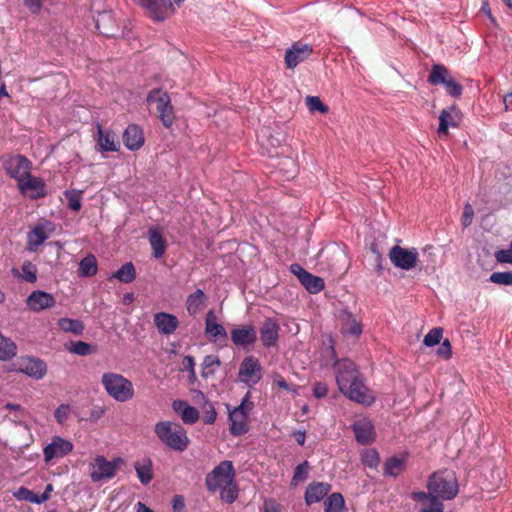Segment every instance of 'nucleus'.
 Wrapping results in <instances>:
<instances>
[{"instance_id":"nucleus-41","label":"nucleus","mask_w":512,"mask_h":512,"mask_svg":"<svg viewBox=\"0 0 512 512\" xmlns=\"http://www.w3.org/2000/svg\"><path fill=\"white\" fill-rule=\"evenodd\" d=\"M220 364L221 362L217 356H206L202 363V376L204 378L213 376L216 370L219 368Z\"/></svg>"},{"instance_id":"nucleus-36","label":"nucleus","mask_w":512,"mask_h":512,"mask_svg":"<svg viewBox=\"0 0 512 512\" xmlns=\"http://www.w3.org/2000/svg\"><path fill=\"white\" fill-rule=\"evenodd\" d=\"M324 512H347L345 500L342 494H330L324 501Z\"/></svg>"},{"instance_id":"nucleus-50","label":"nucleus","mask_w":512,"mask_h":512,"mask_svg":"<svg viewBox=\"0 0 512 512\" xmlns=\"http://www.w3.org/2000/svg\"><path fill=\"white\" fill-rule=\"evenodd\" d=\"M64 195L68 201V206L74 211H79L81 208L82 192L71 190L66 191Z\"/></svg>"},{"instance_id":"nucleus-2","label":"nucleus","mask_w":512,"mask_h":512,"mask_svg":"<svg viewBox=\"0 0 512 512\" xmlns=\"http://www.w3.org/2000/svg\"><path fill=\"white\" fill-rule=\"evenodd\" d=\"M209 491L219 492L222 500L232 503L237 498L235 471L231 461L225 460L217 465L206 477Z\"/></svg>"},{"instance_id":"nucleus-7","label":"nucleus","mask_w":512,"mask_h":512,"mask_svg":"<svg viewBox=\"0 0 512 512\" xmlns=\"http://www.w3.org/2000/svg\"><path fill=\"white\" fill-rule=\"evenodd\" d=\"M148 104H155L159 118L163 125L167 128L171 127L174 123V110L171 105L170 96L167 92L160 89H155L147 95Z\"/></svg>"},{"instance_id":"nucleus-3","label":"nucleus","mask_w":512,"mask_h":512,"mask_svg":"<svg viewBox=\"0 0 512 512\" xmlns=\"http://www.w3.org/2000/svg\"><path fill=\"white\" fill-rule=\"evenodd\" d=\"M154 433L162 444L174 451L183 452L190 444L186 429L176 422L159 421L154 426Z\"/></svg>"},{"instance_id":"nucleus-45","label":"nucleus","mask_w":512,"mask_h":512,"mask_svg":"<svg viewBox=\"0 0 512 512\" xmlns=\"http://www.w3.org/2000/svg\"><path fill=\"white\" fill-rule=\"evenodd\" d=\"M448 70L441 65H434L429 76V82L431 84H443L446 83V80L449 78Z\"/></svg>"},{"instance_id":"nucleus-8","label":"nucleus","mask_w":512,"mask_h":512,"mask_svg":"<svg viewBox=\"0 0 512 512\" xmlns=\"http://www.w3.org/2000/svg\"><path fill=\"white\" fill-rule=\"evenodd\" d=\"M9 371L23 373L35 380L43 379L47 373L46 363L36 357L23 356L13 362Z\"/></svg>"},{"instance_id":"nucleus-47","label":"nucleus","mask_w":512,"mask_h":512,"mask_svg":"<svg viewBox=\"0 0 512 512\" xmlns=\"http://www.w3.org/2000/svg\"><path fill=\"white\" fill-rule=\"evenodd\" d=\"M310 466L307 461L299 464L294 471V475L291 480L292 486H297L300 482L305 481L308 478Z\"/></svg>"},{"instance_id":"nucleus-21","label":"nucleus","mask_w":512,"mask_h":512,"mask_svg":"<svg viewBox=\"0 0 512 512\" xmlns=\"http://www.w3.org/2000/svg\"><path fill=\"white\" fill-rule=\"evenodd\" d=\"M231 340L238 347L252 346L257 340V331L253 325H239L231 331Z\"/></svg>"},{"instance_id":"nucleus-56","label":"nucleus","mask_w":512,"mask_h":512,"mask_svg":"<svg viewBox=\"0 0 512 512\" xmlns=\"http://www.w3.org/2000/svg\"><path fill=\"white\" fill-rule=\"evenodd\" d=\"M272 381H273V387H277L279 389L295 392V390L291 388L289 383H287L285 381V379L282 376H280L279 374H274Z\"/></svg>"},{"instance_id":"nucleus-35","label":"nucleus","mask_w":512,"mask_h":512,"mask_svg":"<svg viewBox=\"0 0 512 512\" xmlns=\"http://www.w3.org/2000/svg\"><path fill=\"white\" fill-rule=\"evenodd\" d=\"M406 466V456H393L385 462V474L396 477L400 475Z\"/></svg>"},{"instance_id":"nucleus-31","label":"nucleus","mask_w":512,"mask_h":512,"mask_svg":"<svg viewBox=\"0 0 512 512\" xmlns=\"http://www.w3.org/2000/svg\"><path fill=\"white\" fill-rule=\"evenodd\" d=\"M149 243L153 250V256L155 258H160L164 255L166 251V241L163 238L159 228L152 227L149 229Z\"/></svg>"},{"instance_id":"nucleus-49","label":"nucleus","mask_w":512,"mask_h":512,"mask_svg":"<svg viewBox=\"0 0 512 512\" xmlns=\"http://www.w3.org/2000/svg\"><path fill=\"white\" fill-rule=\"evenodd\" d=\"M361 459L364 465L375 468L379 464V454L375 449H365L361 453Z\"/></svg>"},{"instance_id":"nucleus-52","label":"nucleus","mask_w":512,"mask_h":512,"mask_svg":"<svg viewBox=\"0 0 512 512\" xmlns=\"http://www.w3.org/2000/svg\"><path fill=\"white\" fill-rule=\"evenodd\" d=\"M181 370L188 371L189 373V380L194 383L197 379L196 372H195V361L194 358L191 356H185L182 359L181 362Z\"/></svg>"},{"instance_id":"nucleus-63","label":"nucleus","mask_w":512,"mask_h":512,"mask_svg":"<svg viewBox=\"0 0 512 512\" xmlns=\"http://www.w3.org/2000/svg\"><path fill=\"white\" fill-rule=\"evenodd\" d=\"M328 392L327 386L323 383H317L314 386L313 393L316 398L324 397Z\"/></svg>"},{"instance_id":"nucleus-9","label":"nucleus","mask_w":512,"mask_h":512,"mask_svg":"<svg viewBox=\"0 0 512 512\" xmlns=\"http://www.w3.org/2000/svg\"><path fill=\"white\" fill-rule=\"evenodd\" d=\"M183 2L184 0H146L141 7L151 19L162 21L173 15Z\"/></svg>"},{"instance_id":"nucleus-1","label":"nucleus","mask_w":512,"mask_h":512,"mask_svg":"<svg viewBox=\"0 0 512 512\" xmlns=\"http://www.w3.org/2000/svg\"><path fill=\"white\" fill-rule=\"evenodd\" d=\"M336 381L339 390L350 400L364 405L375 401L374 394L365 386L352 361L343 359L336 363Z\"/></svg>"},{"instance_id":"nucleus-54","label":"nucleus","mask_w":512,"mask_h":512,"mask_svg":"<svg viewBox=\"0 0 512 512\" xmlns=\"http://www.w3.org/2000/svg\"><path fill=\"white\" fill-rule=\"evenodd\" d=\"M443 85L447 93L451 96L458 97L462 93V86L452 76H449L446 83H443Z\"/></svg>"},{"instance_id":"nucleus-37","label":"nucleus","mask_w":512,"mask_h":512,"mask_svg":"<svg viewBox=\"0 0 512 512\" xmlns=\"http://www.w3.org/2000/svg\"><path fill=\"white\" fill-rule=\"evenodd\" d=\"M97 271L98 265L94 255L89 254L80 261L78 269L79 276L92 277L96 275Z\"/></svg>"},{"instance_id":"nucleus-10","label":"nucleus","mask_w":512,"mask_h":512,"mask_svg":"<svg viewBox=\"0 0 512 512\" xmlns=\"http://www.w3.org/2000/svg\"><path fill=\"white\" fill-rule=\"evenodd\" d=\"M73 443L64 437L54 435L50 442L43 448V458L46 464H50L54 460L62 459L73 451Z\"/></svg>"},{"instance_id":"nucleus-19","label":"nucleus","mask_w":512,"mask_h":512,"mask_svg":"<svg viewBox=\"0 0 512 512\" xmlns=\"http://www.w3.org/2000/svg\"><path fill=\"white\" fill-rule=\"evenodd\" d=\"M56 305V298L45 291L35 290L26 299V306L29 311L39 313L52 309Z\"/></svg>"},{"instance_id":"nucleus-20","label":"nucleus","mask_w":512,"mask_h":512,"mask_svg":"<svg viewBox=\"0 0 512 512\" xmlns=\"http://www.w3.org/2000/svg\"><path fill=\"white\" fill-rule=\"evenodd\" d=\"M462 119L460 110L451 106L447 109H443L439 116V127L437 133L440 138L446 137L448 135L449 127H458Z\"/></svg>"},{"instance_id":"nucleus-23","label":"nucleus","mask_w":512,"mask_h":512,"mask_svg":"<svg viewBox=\"0 0 512 512\" xmlns=\"http://www.w3.org/2000/svg\"><path fill=\"white\" fill-rule=\"evenodd\" d=\"M312 53V48L307 44L295 43L285 53V63L290 69H294L299 63L306 60Z\"/></svg>"},{"instance_id":"nucleus-6","label":"nucleus","mask_w":512,"mask_h":512,"mask_svg":"<svg viewBox=\"0 0 512 512\" xmlns=\"http://www.w3.org/2000/svg\"><path fill=\"white\" fill-rule=\"evenodd\" d=\"M101 384L106 393L118 402H128L134 397L133 383L122 374L105 372L101 377Z\"/></svg>"},{"instance_id":"nucleus-30","label":"nucleus","mask_w":512,"mask_h":512,"mask_svg":"<svg viewBox=\"0 0 512 512\" xmlns=\"http://www.w3.org/2000/svg\"><path fill=\"white\" fill-rule=\"evenodd\" d=\"M206 295L201 289L191 293L186 300V309L189 315H196L202 311L206 305Z\"/></svg>"},{"instance_id":"nucleus-27","label":"nucleus","mask_w":512,"mask_h":512,"mask_svg":"<svg viewBox=\"0 0 512 512\" xmlns=\"http://www.w3.org/2000/svg\"><path fill=\"white\" fill-rule=\"evenodd\" d=\"M172 408L176 414L180 416L185 424H194L199 419V412L196 408L187 404L183 400H176L172 404Z\"/></svg>"},{"instance_id":"nucleus-15","label":"nucleus","mask_w":512,"mask_h":512,"mask_svg":"<svg viewBox=\"0 0 512 512\" xmlns=\"http://www.w3.org/2000/svg\"><path fill=\"white\" fill-rule=\"evenodd\" d=\"M54 230V224L47 220H43L35 225L27 235L28 250L36 251V249L44 243Z\"/></svg>"},{"instance_id":"nucleus-13","label":"nucleus","mask_w":512,"mask_h":512,"mask_svg":"<svg viewBox=\"0 0 512 512\" xmlns=\"http://www.w3.org/2000/svg\"><path fill=\"white\" fill-rule=\"evenodd\" d=\"M6 173L17 183L30 174L31 162L22 155H8L3 159Z\"/></svg>"},{"instance_id":"nucleus-24","label":"nucleus","mask_w":512,"mask_h":512,"mask_svg":"<svg viewBox=\"0 0 512 512\" xmlns=\"http://www.w3.org/2000/svg\"><path fill=\"white\" fill-rule=\"evenodd\" d=\"M331 486L324 482H312L305 490V503L312 505L323 500L330 492Z\"/></svg>"},{"instance_id":"nucleus-22","label":"nucleus","mask_w":512,"mask_h":512,"mask_svg":"<svg viewBox=\"0 0 512 512\" xmlns=\"http://www.w3.org/2000/svg\"><path fill=\"white\" fill-rule=\"evenodd\" d=\"M291 271L310 293H318L324 288V280L322 278L310 274L300 265H291Z\"/></svg>"},{"instance_id":"nucleus-64","label":"nucleus","mask_w":512,"mask_h":512,"mask_svg":"<svg viewBox=\"0 0 512 512\" xmlns=\"http://www.w3.org/2000/svg\"><path fill=\"white\" fill-rule=\"evenodd\" d=\"M5 409L9 410L10 412H17L19 415H22L24 412L23 408L18 404L8 403L5 405Z\"/></svg>"},{"instance_id":"nucleus-61","label":"nucleus","mask_w":512,"mask_h":512,"mask_svg":"<svg viewBox=\"0 0 512 512\" xmlns=\"http://www.w3.org/2000/svg\"><path fill=\"white\" fill-rule=\"evenodd\" d=\"M172 506L174 511L181 512L185 508V501L184 498L181 495L174 496L172 500Z\"/></svg>"},{"instance_id":"nucleus-53","label":"nucleus","mask_w":512,"mask_h":512,"mask_svg":"<svg viewBox=\"0 0 512 512\" xmlns=\"http://www.w3.org/2000/svg\"><path fill=\"white\" fill-rule=\"evenodd\" d=\"M442 338V329L434 328L430 330L424 337L423 343L428 347H433L440 343Z\"/></svg>"},{"instance_id":"nucleus-17","label":"nucleus","mask_w":512,"mask_h":512,"mask_svg":"<svg viewBox=\"0 0 512 512\" xmlns=\"http://www.w3.org/2000/svg\"><path fill=\"white\" fill-rule=\"evenodd\" d=\"M17 185L21 194L30 199L42 198L47 193L43 180L31 175V173L20 180Z\"/></svg>"},{"instance_id":"nucleus-59","label":"nucleus","mask_w":512,"mask_h":512,"mask_svg":"<svg viewBox=\"0 0 512 512\" xmlns=\"http://www.w3.org/2000/svg\"><path fill=\"white\" fill-rule=\"evenodd\" d=\"M24 4L32 13H38L42 7L41 0H24Z\"/></svg>"},{"instance_id":"nucleus-29","label":"nucleus","mask_w":512,"mask_h":512,"mask_svg":"<svg viewBox=\"0 0 512 512\" xmlns=\"http://www.w3.org/2000/svg\"><path fill=\"white\" fill-rule=\"evenodd\" d=\"M205 332L208 336L216 339H226L227 332L225 328L217 322L213 311H209L205 319Z\"/></svg>"},{"instance_id":"nucleus-46","label":"nucleus","mask_w":512,"mask_h":512,"mask_svg":"<svg viewBox=\"0 0 512 512\" xmlns=\"http://www.w3.org/2000/svg\"><path fill=\"white\" fill-rule=\"evenodd\" d=\"M73 413V407L69 404H60L54 411V418L59 425H65Z\"/></svg>"},{"instance_id":"nucleus-42","label":"nucleus","mask_w":512,"mask_h":512,"mask_svg":"<svg viewBox=\"0 0 512 512\" xmlns=\"http://www.w3.org/2000/svg\"><path fill=\"white\" fill-rule=\"evenodd\" d=\"M114 278L123 283H130L136 277V271L132 263H125L114 275Z\"/></svg>"},{"instance_id":"nucleus-4","label":"nucleus","mask_w":512,"mask_h":512,"mask_svg":"<svg viewBox=\"0 0 512 512\" xmlns=\"http://www.w3.org/2000/svg\"><path fill=\"white\" fill-rule=\"evenodd\" d=\"M428 493L442 500L453 499L459 491L456 474L444 469L433 473L427 481Z\"/></svg>"},{"instance_id":"nucleus-58","label":"nucleus","mask_w":512,"mask_h":512,"mask_svg":"<svg viewBox=\"0 0 512 512\" xmlns=\"http://www.w3.org/2000/svg\"><path fill=\"white\" fill-rule=\"evenodd\" d=\"M438 355L445 358V359H448L451 357L452 355V348H451V344L449 342V340H444L441 344V346L439 347L438 351H437Z\"/></svg>"},{"instance_id":"nucleus-34","label":"nucleus","mask_w":512,"mask_h":512,"mask_svg":"<svg viewBox=\"0 0 512 512\" xmlns=\"http://www.w3.org/2000/svg\"><path fill=\"white\" fill-rule=\"evenodd\" d=\"M17 354V345L9 337L0 333V360L9 361Z\"/></svg>"},{"instance_id":"nucleus-43","label":"nucleus","mask_w":512,"mask_h":512,"mask_svg":"<svg viewBox=\"0 0 512 512\" xmlns=\"http://www.w3.org/2000/svg\"><path fill=\"white\" fill-rule=\"evenodd\" d=\"M13 496L18 500H25L35 504H42L45 502V497H38V494H35L33 491L20 487L13 493Z\"/></svg>"},{"instance_id":"nucleus-40","label":"nucleus","mask_w":512,"mask_h":512,"mask_svg":"<svg viewBox=\"0 0 512 512\" xmlns=\"http://www.w3.org/2000/svg\"><path fill=\"white\" fill-rule=\"evenodd\" d=\"M305 104L311 114L320 113L327 114L329 108L318 96H306Z\"/></svg>"},{"instance_id":"nucleus-51","label":"nucleus","mask_w":512,"mask_h":512,"mask_svg":"<svg viewBox=\"0 0 512 512\" xmlns=\"http://www.w3.org/2000/svg\"><path fill=\"white\" fill-rule=\"evenodd\" d=\"M490 281L499 285H512V271L494 272L490 275Z\"/></svg>"},{"instance_id":"nucleus-12","label":"nucleus","mask_w":512,"mask_h":512,"mask_svg":"<svg viewBox=\"0 0 512 512\" xmlns=\"http://www.w3.org/2000/svg\"><path fill=\"white\" fill-rule=\"evenodd\" d=\"M418 251L415 248H403L394 246L389 251V259L392 264L402 270H411L416 267L418 261Z\"/></svg>"},{"instance_id":"nucleus-26","label":"nucleus","mask_w":512,"mask_h":512,"mask_svg":"<svg viewBox=\"0 0 512 512\" xmlns=\"http://www.w3.org/2000/svg\"><path fill=\"white\" fill-rule=\"evenodd\" d=\"M123 142L129 150H139L144 144L142 129L137 125H129L124 131Z\"/></svg>"},{"instance_id":"nucleus-5","label":"nucleus","mask_w":512,"mask_h":512,"mask_svg":"<svg viewBox=\"0 0 512 512\" xmlns=\"http://www.w3.org/2000/svg\"><path fill=\"white\" fill-rule=\"evenodd\" d=\"M124 464L125 460L121 457L109 460L98 454L88 464L89 477L93 483H106L116 477Z\"/></svg>"},{"instance_id":"nucleus-25","label":"nucleus","mask_w":512,"mask_h":512,"mask_svg":"<svg viewBox=\"0 0 512 512\" xmlns=\"http://www.w3.org/2000/svg\"><path fill=\"white\" fill-rule=\"evenodd\" d=\"M153 322L159 333L164 335L174 333L179 325L176 316L165 312L156 313L153 317Z\"/></svg>"},{"instance_id":"nucleus-39","label":"nucleus","mask_w":512,"mask_h":512,"mask_svg":"<svg viewBox=\"0 0 512 512\" xmlns=\"http://www.w3.org/2000/svg\"><path fill=\"white\" fill-rule=\"evenodd\" d=\"M342 330L345 334L358 336L362 333V326L358 320L350 314H344L342 318Z\"/></svg>"},{"instance_id":"nucleus-32","label":"nucleus","mask_w":512,"mask_h":512,"mask_svg":"<svg viewBox=\"0 0 512 512\" xmlns=\"http://www.w3.org/2000/svg\"><path fill=\"white\" fill-rule=\"evenodd\" d=\"M134 468L139 481L147 485L153 479V464L151 459L146 458L138 460L134 464Z\"/></svg>"},{"instance_id":"nucleus-11","label":"nucleus","mask_w":512,"mask_h":512,"mask_svg":"<svg viewBox=\"0 0 512 512\" xmlns=\"http://www.w3.org/2000/svg\"><path fill=\"white\" fill-rule=\"evenodd\" d=\"M262 378V366L254 356L245 357L239 366L238 379L248 385H256Z\"/></svg>"},{"instance_id":"nucleus-14","label":"nucleus","mask_w":512,"mask_h":512,"mask_svg":"<svg viewBox=\"0 0 512 512\" xmlns=\"http://www.w3.org/2000/svg\"><path fill=\"white\" fill-rule=\"evenodd\" d=\"M251 407L252 404L248 402L247 395L238 407L229 410L230 431L232 434L241 435L247 431V418Z\"/></svg>"},{"instance_id":"nucleus-28","label":"nucleus","mask_w":512,"mask_h":512,"mask_svg":"<svg viewBox=\"0 0 512 512\" xmlns=\"http://www.w3.org/2000/svg\"><path fill=\"white\" fill-rule=\"evenodd\" d=\"M279 325L273 319H267L260 329V339L264 346H274L278 341Z\"/></svg>"},{"instance_id":"nucleus-38","label":"nucleus","mask_w":512,"mask_h":512,"mask_svg":"<svg viewBox=\"0 0 512 512\" xmlns=\"http://www.w3.org/2000/svg\"><path fill=\"white\" fill-rule=\"evenodd\" d=\"M57 326L64 332H71L76 335L81 334L84 329L81 321L67 317L60 318L57 321Z\"/></svg>"},{"instance_id":"nucleus-60","label":"nucleus","mask_w":512,"mask_h":512,"mask_svg":"<svg viewBox=\"0 0 512 512\" xmlns=\"http://www.w3.org/2000/svg\"><path fill=\"white\" fill-rule=\"evenodd\" d=\"M215 420H216V411L214 410V408L211 405H209L208 409L205 411V413L203 415V421L206 424H212V423H214Z\"/></svg>"},{"instance_id":"nucleus-18","label":"nucleus","mask_w":512,"mask_h":512,"mask_svg":"<svg viewBox=\"0 0 512 512\" xmlns=\"http://www.w3.org/2000/svg\"><path fill=\"white\" fill-rule=\"evenodd\" d=\"M410 498L415 502L418 512H443L444 510L443 503L439 498L424 491L412 492Z\"/></svg>"},{"instance_id":"nucleus-33","label":"nucleus","mask_w":512,"mask_h":512,"mask_svg":"<svg viewBox=\"0 0 512 512\" xmlns=\"http://www.w3.org/2000/svg\"><path fill=\"white\" fill-rule=\"evenodd\" d=\"M98 145L102 151H117L119 142L113 132L98 129Z\"/></svg>"},{"instance_id":"nucleus-55","label":"nucleus","mask_w":512,"mask_h":512,"mask_svg":"<svg viewBox=\"0 0 512 512\" xmlns=\"http://www.w3.org/2000/svg\"><path fill=\"white\" fill-rule=\"evenodd\" d=\"M495 259L499 263L512 264V242L508 248L498 250L495 253Z\"/></svg>"},{"instance_id":"nucleus-44","label":"nucleus","mask_w":512,"mask_h":512,"mask_svg":"<svg viewBox=\"0 0 512 512\" xmlns=\"http://www.w3.org/2000/svg\"><path fill=\"white\" fill-rule=\"evenodd\" d=\"M15 276H19L26 282L34 283L37 280V268L31 262H24L21 267V273L14 272Z\"/></svg>"},{"instance_id":"nucleus-48","label":"nucleus","mask_w":512,"mask_h":512,"mask_svg":"<svg viewBox=\"0 0 512 512\" xmlns=\"http://www.w3.org/2000/svg\"><path fill=\"white\" fill-rule=\"evenodd\" d=\"M67 349L70 352L80 356H87L94 352L93 347L90 344L83 341L71 342L67 346Z\"/></svg>"},{"instance_id":"nucleus-16","label":"nucleus","mask_w":512,"mask_h":512,"mask_svg":"<svg viewBox=\"0 0 512 512\" xmlns=\"http://www.w3.org/2000/svg\"><path fill=\"white\" fill-rule=\"evenodd\" d=\"M352 430L356 441L361 445H368L374 442L376 432L372 421L364 416H359L352 424Z\"/></svg>"},{"instance_id":"nucleus-62","label":"nucleus","mask_w":512,"mask_h":512,"mask_svg":"<svg viewBox=\"0 0 512 512\" xmlns=\"http://www.w3.org/2000/svg\"><path fill=\"white\" fill-rule=\"evenodd\" d=\"M264 512H281L280 505L274 500H267L264 502Z\"/></svg>"},{"instance_id":"nucleus-57","label":"nucleus","mask_w":512,"mask_h":512,"mask_svg":"<svg viewBox=\"0 0 512 512\" xmlns=\"http://www.w3.org/2000/svg\"><path fill=\"white\" fill-rule=\"evenodd\" d=\"M474 216L473 208L470 204H466L462 215V224L464 227L469 226L472 223Z\"/></svg>"}]
</instances>
